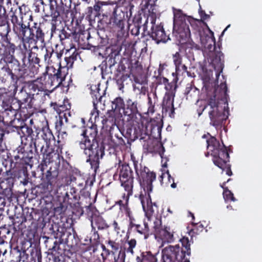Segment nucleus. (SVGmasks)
Masks as SVG:
<instances>
[{
    "label": "nucleus",
    "instance_id": "obj_12",
    "mask_svg": "<svg viewBox=\"0 0 262 262\" xmlns=\"http://www.w3.org/2000/svg\"><path fill=\"white\" fill-rule=\"evenodd\" d=\"M91 226L93 229L97 228L99 230L107 228V224L101 216H93L91 220Z\"/></svg>",
    "mask_w": 262,
    "mask_h": 262
},
{
    "label": "nucleus",
    "instance_id": "obj_2",
    "mask_svg": "<svg viewBox=\"0 0 262 262\" xmlns=\"http://www.w3.org/2000/svg\"><path fill=\"white\" fill-rule=\"evenodd\" d=\"M88 130L83 133V137L79 142L80 148L83 150L84 154L88 157L87 162H90L91 168L95 171L98 168L99 160L104 154V147L102 144H99L95 139L96 132L90 133V137L87 135Z\"/></svg>",
    "mask_w": 262,
    "mask_h": 262
},
{
    "label": "nucleus",
    "instance_id": "obj_31",
    "mask_svg": "<svg viewBox=\"0 0 262 262\" xmlns=\"http://www.w3.org/2000/svg\"><path fill=\"white\" fill-rule=\"evenodd\" d=\"M128 105H129L130 104H132L131 109L135 111L137 109V103L136 102H132L131 100H128L127 101Z\"/></svg>",
    "mask_w": 262,
    "mask_h": 262
},
{
    "label": "nucleus",
    "instance_id": "obj_50",
    "mask_svg": "<svg viewBox=\"0 0 262 262\" xmlns=\"http://www.w3.org/2000/svg\"><path fill=\"white\" fill-rule=\"evenodd\" d=\"M82 184H83L82 183H79V185H80V186H82Z\"/></svg>",
    "mask_w": 262,
    "mask_h": 262
},
{
    "label": "nucleus",
    "instance_id": "obj_54",
    "mask_svg": "<svg viewBox=\"0 0 262 262\" xmlns=\"http://www.w3.org/2000/svg\"><path fill=\"white\" fill-rule=\"evenodd\" d=\"M68 118L70 117L71 116H69V115H67Z\"/></svg>",
    "mask_w": 262,
    "mask_h": 262
},
{
    "label": "nucleus",
    "instance_id": "obj_24",
    "mask_svg": "<svg viewBox=\"0 0 262 262\" xmlns=\"http://www.w3.org/2000/svg\"><path fill=\"white\" fill-rule=\"evenodd\" d=\"M91 95L93 97H95L97 100L100 98V94L99 93L98 89L96 85L91 86Z\"/></svg>",
    "mask_w": 262,
    "mask_h": 262
},
{
    "label": "nucleus",
    "instance_id": "obj_27",
    "mask_svg": "<svg viewBox=\"0 0 262 262\" xmlns=\"http://www.w3.org/2000/svg\"><path fill=\"white\" fill-rule=\"evenodd\" d=\"M173 59L176 67L179 66V64L182 63L181 59L180 57V54L178 52H177L173 55Z\"/></svg>",
    "mask_w": 262,
    "mask_h": 262
},
{
    "label": "nucleus",
    "instance_id": "obj_46",
    "mask_svg": "<svg viewBox=\"0 0 262 262\" xmlns=\"http://www.w3.org/2000/svg\"><path fill=\"white\" fill-rule=\"evenodd\" d=\"M81 121L82 122L83 124H84L85 121L83 118L81 119Z\"/></svg>",
    "mask_w": 262,
    "mask_h": 262
},
{
    "label": "nucleus",
    "instance_id": "obj_44",
    "mask_svg": "<svg viewBox=\"0 0 262 262\" xmlns=\"http://www.w3.org/2000/svg\"><path fill=\"white\" fill-rule=\"evenodd\" d=\"M230 26V25H229L228 26H227V27L224 29V30L223 31V33H224V32H225V31L227 30V29H228V28H229Z\"/></svg>",
    "mask_w": 262,
    "mask_h": 262
},
{
    "label": "nucleus",
    "instance_id": "obj_20",
    "mask_svg": "<svg viewBox=\"0 0 262 262\" xmlns=\"http://www.w3.org/2000/svg\"><path fill=\"white\" fill-rule=\"evenodd\" d=\"M61 68H60L57 72L54 74L53 78L56 79L58 83V85L60 84L62 81L64 79L65 75L62 74L61 72Z\"/></svg>",
    "mask_w": 262,
    "mask_h": 262
},
{
    "label": "nucleus",
    "instance_id": "obj_38",
    "mask_svg": "<svg viewBox=\"0 0 262 262\" xmlns=\"http://www.w3.org/2000/svg\"><path fill=\"white\" fill-rule=\"evenodd\" d=\"M2 70H5L6 72H8L9 74H12L11 71L8 67H4L2 68Z\"/></svg>",
    "mask_w": 262,
    "mask_h": 262
},
{
    "label": "nucleus",
    "instance_id": "obj_25",
    "mask_svg": "<svg viewBox=\"0 0 262 262\" xmlns=\"http://www.w3.org/2000/svg\"><path fill=\"white\" fill-rule=\"evenodd\" d=\"M187 67L181 63L176 67V73L178 75L183 74L184 72L187 71Z\"/></svg>",
    "mask_w": 262,
    "mask_h": 262
},
{
    "label": "nucleus",
    "instance_id": "obj_16",
    "mask_svg": "<svg viewBox=\"0 0 262 262\" xmlns=\"http://www.w3.org/2000/svg\"><path fill=\"white\" fill-rule=\"evenodd\" d=\"M225 183H223L221 187L224 189L223 196L225 201L231 200L232 201H235V199L233 196V194L227 187H224Z\"/></svg>",
    "mask_w": 262,
    "mask_h": 262
},
{
    "label": "nucleus",
    "instance_id": "obj_41",
    "mask_svg": "<svg viewBox=\"0 0 262 262\" xmlns=\"http://www.w3.org/2000/svg\"><path fill=\"white\" fill-rule=\"evenodd\" d=\"M148 103H149V104L150 105L149 108H150L151 106L152 105H151V98L150 97L149 95H148Z\"/></svg>",
    "mask_w": 262,
    "mask_h": 262
},
{
    "label": "nucleus",
    "instance_id": "obj_36",
    "mask_svg": "<svg viewBox=\"0 0 262 262\" xmlns=\"http://www.w3.org/2000/svg\"><path fill=\"white\" fill-rule=\"evenodd\" d=\"M36 37L38 38H41V39L42 38L43 34L41 32V31L40 30H39V29H38L36 31Z\"/></svg>",
    "mask_w": 262,
    "mask_h": 262
},
{
    "label": "nucleus",
    "instance_id": "obj_33",
    "mask_svg": "<svg viewBox=\"0 0 262 262\" xmlns=\"http://www.w3.org/2000/svg\"><path fill=\"white\" fill-rule=\"evenodd\" d=\"M5 61L8 63H13L14 62H17L12 56L6 57Z\"/></svg>",
    "mask_w": 262,
    "mask_h": 262
},
{
    "label": "nucleus",
    "instance_id": "obj_47",
    "mask_svg": "<svg viewBox=\"0 0 262 262\" xmlns=\"http://www.w3.org/2000/svg\"><path fill=\"white\" fill-rule=\"evenodd\" d=\"M190 214L191 215V216H192V219H194V217L193 214H192V213H190Z\"/></svg>",
    "mask_w": 262,
    "mask_h": 262
},
{
    "label": "nucleus",
    "instance_id": "obj_21",
    "mask_svg": "<svg viewBox=\"0 0 262 262\" xmlns=\"http://www.w3.org/2000/svg\"><path fill=\"white\" fill-rule=\"evenodd\" d=\"M123 105V99L120 97H118V98H116L113 101L112 108L114 109V110L120 109V108L122 107Z\"/></svg>",
    "mask_w": 262,
    "mask_h": 262
},
{
    "label": "nucleus",
    "instance_id": "obj_10",
    "mask_svg": "<svg viewBox=\"0 0 262 262\" xmlns=\"http://www.w3.org/2000/svg\"><path fill=\"white\" fill-rule=\"evenodd\" d=\"M151 37L154 39L157 43L160 42H165L169 39L167 37L163 26L161 25L156 26L155 27H152V32Z\"/></svg>",
    "mask_w": 262,
    "mask_h": 262
},
{
    "label": "nucleus",
    "instance_id": "obj_51",
    "mask_svg": "<svg viewBox=\"0 0 262 262\" xmlns=\"http://www.w3.org/2000/svg\"><path fill=\"white\" fill-rule=\"evenodd\" d=\"M145 25H146V23L144 24V27L145 29Z\"/></svg>",
    "mask_w": 262,
    "mask_h": 262
},
{
    "label": "nucleus",
    "instance_id": "obj_26",
    "mask_svg": "<svg viewBox=\"0 0 262 262\" xmlns=\"http://www.w3.org/2000/svg\"><path fill=\"white\" fill-rule=\"evenodd\" d=\"M125 253L120 251L117 256L114 257V262H125Z\"/></svg>",
    "mask_w": 262,
    "mask_h": 262
},
{
    "label": "nucleus",
    "instance_id": "obj_3",
    "mask_svg": "<svg viewBox=\"0 0 262 262\" xmlns=\"http://www.w3.org/2000/svg\"><path fill=\"white\" fill-rule=\"evenodd\" d=\"M207 142L208 149L212 152L211 154L213 157L214 164L222 169L227 168L226 174L231 176L232 172L227 164L229 156L226 147L223 144L221 145L214 137H211Z\"/></svg>",
    "mask_w": 262,
    "mask_h": 262
},
{
    "label": "nucleus",
    "instance_id": "obj_15",
    "mask_svg": "<svg viewBox=\"0 0 262 262\" xmlns=\"http://www.w3.org/2000/svg\"><path fill=\"white\" fill-rule=\"evenodd\" d=\"M110 23L111 24H113V25H115L121 30H122L124 27V20L121 18H119L116 13L111 17Z\"/></svg>",
    "mask_w": 262,
    "mask_h": 262
},
{
    "label": "nucleus",
    "instance_id": "obj_17",
    "mask_svg": "<svg viewBox=\"0 0 262 262\" xmlns=\"http://www.w3.org/2000/svg\"><path fill=\"white\" fill-rule=\"evenodd\" d=\"M143 262H157V259L150 252L142 253Z\"/></svg>",
    "mask_w": 262,
    "mask_h": 262
},
{
    "label": "nucleus",
    "instance_id": "obj_45",
    "mask_svg": "<svg viewBox=\"0 0 262 262\" xmlns=\"http://www.w3.org/2000/svg\"><path fill=\"white\" fill-rule=\"evenodd\" d=\"M131 158H132V160H133V161H134V165H136L137 166V164H136V163H135V157H131Z\"/></svg>",
    "mask_w": 262,
    "mask_h": 262
},
{
    "label": "nucleus",
    "instance_id": "obj_13",
    "mask_svg": "<svg viewBox=\"0 0 262 262\" xmlns=\"http://www.w3.org/2000/svg\"><path fill=\"white\" fill-rule=\"evenodd\" d=\"M68 106H66V110L64 112L63 110H60V112H59V120L58 122L57 123L56 127L59 128V127H61L62 125H64V122L68 123L69 121V119L67 117V115L69 116H71V113L68 110L69 108H70V104H68Z\"/></svg>",
    "mask_w": 262,
    "mask_h": 262
},
{
    "label": "nucleus",
    "instance_id": "obj_49",
    "mask_svg": "<svg viewBox=\"0 0 262 262\" xmlns=\"http://www.w3.org/2000/svg\"><path fill=\"white\" fill-rule=\"evenodd\" d=\"M167 176H168V177H170V175H169V174L168 173H167Z\"/></svg>",
    "mask_w": 262,
    "mask_h": 262
},
{
    "label": "nucleus",
    "instance_id": "obj_4",
    "mask_svg": "<svg viewBox=\"0 0 262 262\" xmlns=\"http://www.w3.org/2000/svg\"><path fill=\"white\" fill-rule=\"evenodd\" d=\"M162 262H189L179 245L169 246L162 250Z\"/></svg>",
    "mask_w": 262,
    "mask_h": 262
},
{
    "label": "nucleus",
    "instance_id": "obj_7",
    "mask_svg": "<svg viewBox=\"0 0 262 262\" xmlns=\"http://www.w3.org/2000/svg\"><path fill=\"white\" fill-rule=\"evenodd\" d=\"M135 169L144 190L147 192H151L152 189V183L156 179V174L150 171L145 167H142L141 166L139 169L138 166L135 165Z\"/></svg>",
    "mask_w": 262,
    "mask_h": 262
},
{
    "label": "nucleus",
    "instance_id": "obj_39",
    "mask_svg": "<svg viewBox=\"0 0 262 262\" xmlns=\"http://www.w3.org/2000/svg\"><path fill=\"white\" fill-rule=\"evenodd\" d=\"M167 82H168V79L166 78L163 77L160 79L161 83H163L164 84H166Z\"/></svg>",
    "mask_w": 262,
    "mask_h": 262
},
{
    "label": "nucleus",
    "instance_id": "obj_35",
    "mask_svg": "<svg viewBox=\"0 0 262 262\" xmlns=\"http://www.w3.org/2000/svg\"><path fill=\"white\" fill-rule=\"evenodd\" d=\"M112 226L114 228V229H115V230L117 232H118L119 230H120V228L119 227H118V223H117L116 221H114L112 224Z\"/></svg>",
    "mask_w": 262,
    "mask_h": 262
},
{
    "label": "nucleus",
    "instance_id": "obj_8",
    "mask_svg": "<svg viewBox=\"0 0 262 262\" xmlns=\"http://www.w3.org/2000/svg\"><path fill=\"white\" fill-rule=\"evenodd\" d=\"M119 177L122 185L128 192L131 190L133 179L129 167L127 165H122L120 169Z\"/></svg>",
    "mask_w": 262,
    "mask_h": 262
},
{
    "label": "nucleus",
    "instance_id": "obj_34",
    "mask_svg": "<svg viewBox=\"0 0 262 262\" xmlns=\"http://www.w3.org/2000/svg\"><path fill=\"white\" fill-rule=\"evenodd\" d=\"M128 216L129 218L130 225L132 226H135L136 224L134 223V222L135 221L134 218L131 215V214L129 213H128Z\"/></svg>",
    "mask_w": 262,
    "mask_h": 262
},
{
    "label": "nucleus",
    "instance_id": "obj_5",
    "mask_svg": "<svg viewBox=\"0 0 262 262\" xmlns=\"http://www.w3.org/2000/svg\"><path fill=\"white\" fill-rule=\"evenodd\" d=\"M219 97L215 95L210 98L209 101V105L211 110L209 112L210 124L214 126H219L223 120H225L228 117L229 112L228 110L224 109L223 113L220 112L219 106L217 105Z\"/></svg>",
    "mask_w": 262,
    "mask_h": 262
},
{
    "label": "nucleus",
    "instance_id": "obj_29",
    "mask_svg": "<svg viewBox=\"0 0 262 262\" xmlns=\"http://www.w3.org/2000/svg\"><path fill=\"white\" fill-rule=\"evenodd\" d=\"M220 89H222V95L224 97H226L227 93V87L225 83H222L220 84Z\"/></svg>",
    "mask_w": 262,
    "mask_h": 262
},
{
    "label": "nucleus",
    "instance_id": "obj_42",
    "mask_svg": "<svg viewBox=\"0 0 262 262\" xmlns=\"http://www.w3.org/2000/svg\"><path fill=\"white\" fill-rule=\"evenodd\" d=\"M102 249H103V251H104L106 252V255L109 254L108 250H107L106 249V248H105V246H104L102 245Z\"/></svg>",
    "mask_w": 262,
    "mask_h": 262
},
{
    "label": "nucleus",
    "instance_id": "obj_22",
    "mask_svg": "<svg viewBox=\"0 0 262 262\" xmlns=\"http://www.w3.org/2000/svg\"><path fill=\"white\" fill-rule=\"evenodd\" d=\"M94 106H95V102H94ZM99 117V111L97 110V108L94 106L93 110L91 113V117L90 118V120L92 122H96L97 120L98 119Z\"/></svg>",
    "mask_w": 262,
    "mask_h": 262
},
{
    "label": "nucleus",
    "instance_id": "obj_48",
    "mask_svg": "<svg viewBox=\"0 0 262 262\" xmlns=\"http://www.w3.org/2000/svg\"><path fill=\"white\" fill-rule=\"evenodd\" d=\"M231 208V206H227V208Z\"/></svg>",
    "mask_w": 262,
    "mask_h": 262
},
{
    "label": "nucleus",
    "instance_id": "obj_52",
    "mask_svg": "<svg viewBox=\"0 0 262 262\" xmlns=\"http://www.w3.org/2000/svg\"><path fill=\"white\" fill-rule=\"evenodd\" d=\"M41 4H42V5H44V3H43V1H42V2H41Z\"/></svg>",
    "mask_w": 262,
    "mask_h": 262
},
{
    "label": "nucleus",
    "instance_id": "obj_18",
    "mask_svg": "<svg viewBox=\"0 0 262 262\" xmlns=\"http://www.w3.org/2000/svg\"><path fill=\"white\" fill-rule=\"evenodd\" d=\"M173 96L170 95H168L164 98L163 105L169 108H172L173 107Z\"/></svg>",
    "mask_w": 262,
    "mask_h": 262
},
{
    "label": "nucleus",
    "instance_id": "obj_32",
    "mask_svg": "<svg viewBox=\"0 0 262 262\" xmlns=\"http://www.w3.org/2000/svg\"><path fill=\"white\" fill-rule=\"evenodd\" d=\"M128 245L129 246V249L130 251L133 252V249L136 246V241L135 239H131L128 242Z\"/></svg>",
    "mask_w": 262,
    "mask_h": 262
},
{
    "label": "nucleus",
    "instance_id": "obj_43",
    "mask_svg": "<svg viewBox=\"0 0 262 262\" xmlns=\"http://www.w3.org/2000/svg\"><path fill=\"white\" fill-rule=\"evenodd\" d=\"M176 186H177V185H176V183H173L171 185V187L172 188H176Z\"/></svg>",
    "mask_w": 262,
    "mask_h": 262
},
{
    "label": "nucleus",
    "instance_id": "obj_11",
    "mask_svg": "<svg viewBox=\"0 0 262 262\" xmlns=\"http://www.w3.org/2000/svg\"><path fill=\"white\" fill-rule=\"evenodd\" d=\"M153 221L149 218L147 219V221L144 222V228L142 227L140 225L137 224L135 227L137 232L145 235V238H147L149 234H151V232L153 231L152 226L153 225Z\"/></svg>",
    "mask_w": 262,
    "mask_h": 262
},
{
    "label": "nucleus",
    "instance_id": "obj_28",
    "mask_svg": "<svg viewBox=\"0 0 262 262\" xmlns=\"http://www.w3.org/2000/svg\"><path fill=\"white\" fill-rule=\"evenodd\" d=\"M105 5L104 2H98L94 6V10L96 12H100L102 6Z\"/></svg>",
    "mask_w": 262,
    "mask_h": 262
},
{
    "label": "nucleus",
    "instance_id": "obj_23",
    "mask_svg": "<svg viewBox=\"0 0 262 262\" xmlns=\"http://www.w3.org/2000/svg\"><path fill=\"white\" fill-rule=\"evenodd\" d=\"M19 32L18 35L24 37L26 36V33L27 31L29 30L30 29L29 27H27L26 25L23 24V23H19Z\"/></svg>",
    "mask_w": 262,
    "mask_h": 262
},
{
    "label": "nucleus",
    "instance_id": "obj_37",
    "mask_svg": "<svg viewBox=\"0 0 262 262\" xmlns=\"http://www.w3.org/2000/svg\"><path fill=\"white\" fill-rule=\"evenodd\" d=\"M59 135L62 136L63 138L65 136L66 137L67 136V133L64 131H62L61 128H59Z\"/></svg>",
    "mask_w": 262,
    "mask_h": 262
},
{
    "label": "nucleus",
    "instance_id": "obj_53",
    "mask_svg": "<svg viewBox=\"0 0 262 262\" xmlns=\"http://www.w3.org/2000/svg\"><path fill=\"white\" fill-rule=\"evenodd\" d=\"M202 113H199V115L200 116Z\"/></svg>",
    "mask_w": 262,
    "mask_h": 262
},
{
    "label": "nucleus",
    "instance_id": "obj_6",
    "mask_svg": "<svg viewBox=\"0 0 262 262\" xmlns=\"http://www.w3.org/2000/svg\"><path fill=\"white\" fill-rule=\"evenodd\" d=\"M152 228L153 231L151 233L155 234L156 238L161 239L163 243H171L173 241V232L170 231L169 227L162 226L160 219L155 218L154 220Z\"/></svg>",
    "mask_w": 262,
    "mask_h": 262
},
{
    "label": "nucleus",
    "instance_id": "obj_14",
    "mask_svg": "<svg viewBox=\"0 0 262 262\" xmlns=\"http://www.w3.org/2000/svg\"><path fill=\"white\" fill-rule=\"evenodd\" d=\"M149 193L148 192V195L146 196H140L142 208L145 212H153L152 204L149 196Z\"/></svg>",
    "mask_w": 262,
    "mask_h": 262
},
{
    "label": "nucleus",
    "instance_id": "obj_40",
    "mask_svg": "<svg viewBox=\"0 0 262 262\" xmlns=\"http://www.w3.org/2000/svg\"><path fill=\"white\" fill-rule=\"evenodd\" d=\"M136 260L137 262H143V257L142 256H141V257H139V256H138L137 258H136Z\"/></svg>",
    "mask_w": 262,
    "mask_h": 262
},
{
    "label": "nucleus",
    "instance_id": "obj_30",
    "mask_svg": "<svg viewBox=\"0 0 262 262\" xmlns=\"http://www.w3.org/2000/svg\"><path fill=\"white\" fill-rule=\"evenodd\" d=\"M108 244L110 245L112 249L114 250L115 251H117L118 250L119 245L118 243H116L113 241H110L108 242Z\"/></svg>",
    "mask_w": 262,
    "mask_h": 262
},
{
    "label": "nucleus",
    "instance_id": "obj_9",
    "mask_svg": "<svg viewBox=\"0 0 262 262\" xmlns=\"http://www.w3.org/2000/svg\"><path fill=\"white\" fill-rule=\"evenodd\" d=\"M43 11L46 16H51L53 20L56 19L60 15L59 8L55 0H51L49 6L45 5Z\"/></svg>",
    "mask_w": 262,
    "mask_h": 262
},
{
    "label": "nucleus",
    "instance_id": "obj_19",
    "mask_svg": "<svg viewBox=\"0 0 262 262\" xmlns=\"http://www.w3.org/2000/svg\"><path fill=\"white\" fill-rule=\"evenodd\" d=\"M180 242L182 246L186 249V251H184L185 253H186L187 255H189L190 254V244L189 243L188 238L184 237L180 239Z\"/></svg>",
    "mask_w": 262,
    "mask_h": 262
},
{
    "label": "nucleus",
    "instance_id": "obj_1",
    "mask_svg": "<svg viewBox=\"0 0 262 262\" xmlns=\"http://www.w3.org/2000/svg\"><path fill=\"white\" fill-rule=\"evenodd\" d=\"M173 13V34L181 45H187L191 48L198 49L195 43L199 40L204 47V55L210 59L215 70L216 71V78L220 76L223 68V54L215 50V38L213 32L209 28L203 34H200L192 40L190 38L191 26L195 21L190 16L184 14L180 9L172 8Z\"/></svg>",
    "mask_w": 262,
    "mask_h": 262
}]
</instances>
